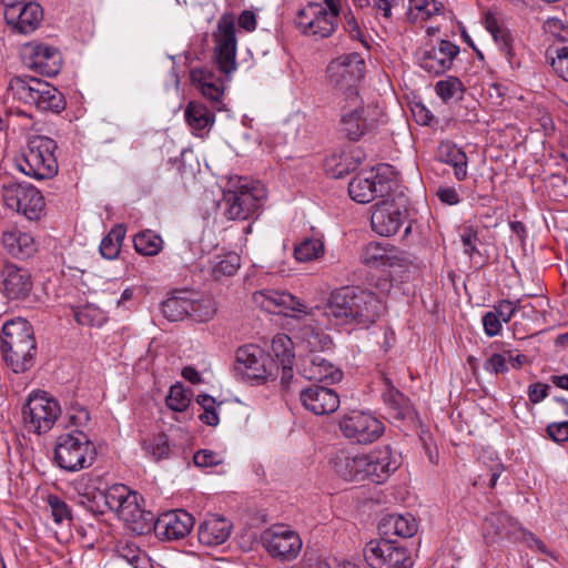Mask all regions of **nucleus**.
Instances as JSON below:
<instances>
[{
	"label": "nucleus",
	"mask_w": 568,
	"mask_h": 568,
	"mask_svg": "<svg viewBox=\"0 0 568 568\" xmlns=\"http://www.w3.org/2000/svg\"><path fill=\"white\" fill-rule=\"evenodd\" d=\"M253 300L268 313L287 315V312H293L292 317L301 318L303 315L332 328H368L385 311L384 302L374 292L358 286L334 290L323 306L312 308L284 291L262 290L254 293Z\"/></svg>",
	"instance_id": "obj_1"
},
{
	"label": "nucleus",
	"mask_w": 568,
	"mask_h": 568,
	"mask_svg": "<svg viewBox=\"0 0 568 568\" xmlns=\"http://www.w3.org/2000/svg\"><path fill=\"white\" fill-rule=\"evenodd\" d=\"M36 352L33 328L28 321L16 318L3 324L1 353L7 366L13 373L29 371L34 364Z\"/></svg>",
	"instance_id": "obj_2"
},
{
	"label": "nucleus",
	"mask_w": 568,
	"mask_h": 568,
	"mask_svg": "<svg viewBox=\"0 0 568 568\" xmlns=\"http://www.w3.org/2000/svg\"><path fill=\"white\" fill-rule=\"evenodd\" d=\"M12 98L40 112L60 113L65 108L63 94L49 82L31 77L16 75L8 83Z\"/></svg>",
	"instance_id": "obj_3"
},
{
	"label": "nucleus",
	"mask_w": 568,
	"mask_h": 568,
	"mask_svg": "<svg viewBox=\"0 0 568 568\" xmlns=\"http://www.w3.org/2000/svg\"><path fill=\"white\" fill-rule=\"evenodd\" d=\"M108 511L116 514L128 529L135 535H145L149 528L151 511L140 505V496L124 484H113L105 488Z\"/></svg>",
	"instance_id": "obj_4"
},
{
	"label": "nucleus",
	"mask_w": 568,
	"mask_h": 568,
	"mask_svg": "<svg viewBox=\"0 0 568 568\" xmlns=\"http://www.w3.org/2000/svg\"><path fill=\"white\" fill-rule=\"evenodd\" d=\"M57 143L44 135H31L18 160L19 170L37 180L51 179L58 173V161L54 155Z\"/></svg>",
	"instance_id": "obj_5"
},
{
	"label": "nucleus",
	"mask_w": 568,
	"mask_h": 568,
	"mask_svg": "<svg viewBox=\"0 0 568 568\" xmlns=\"http://www.w3.org/2000/svg\"><path fill=\"white\" fill-rule=\"evenodd\" d=\"M339 11V0L312 1L298 11L295 24L307 37L328 38L337 28Z\"/></svg>",
	"instance_id": "obj_6"
},
{
	"label": "nucleus",
	"mask_w": 568,
	"mask_h": 568,
	"mask_svg": "<svg viewBox=\"0 0 568 568\" xmlns=\"http://www.w3.org/2000/svg\"><path fill=\"white\" fill-rule=\"evenodd\" d=\"M97 457L94 444L81 430L62 434L57 438L54 462L67 471H79L90 467Z\"/></svg>",
	"instance_id": "obj_7"
},
{
	"label": "nucleus",
	"mask_w": 568,
	"mask_h": 568,
	"mask_svg": "<svg viewBox=\"0 0 568 568\" xmlns=\"http://www.w3.org/2000/svg\"><path fill=\"white\" fill-rule=\"evenodd\" d=\"M225 215L230 220H247L264 203L266 191L263 184L239 178L234 189L224 191Z\"/></svg>",
	"instance_id": "obj_8"
},
{
	"label": "nucleus",
	"mask_w": 568,
	"mask_h": 568,
	"mask_svg": "<svg viewBox=\"0 0 568 568\" xmlns=\"http://www.w3.org/2000/svg\"><path fill=\"white\" fill-rule=\"evenodd\" d=\"M365 62L359 53L353 52L333 60L327 67L332 88L345 94V100L358 97L357 83L364 75Z\"/></svg>",
	"instance_id": "obj_9"
},
{
	"label": "nucleus",
	"mask_w": 568,
	"mask_h": 568,
	"mask_svg": "<svg viewBox=\"0 0 568 568\" xmlns=\"http://www.w3.org/2000/svg\"><path fill=\"white\" fill-rule=\"evenodd\" d=\"M364 558L371 568H410V551L396 540L373 539L364 547Z\"/></svg>",
	"instance_id": "obj_10"
},
{
	"label": "nucleus",
	"mask_w": 568,
	"mask_h": 568,
	"mask_svg": "<svg viewBox=\"0 0 568 568\" xmlns=\"http://www.w3.org/2000/svg\"><path fill=\"white\" fill-rule=\"evenodd\" d=\"M60 414L61 408L58 400L45 392L31 394L22 408L26 427L39 435L49 432Z\"/></svg>",
	"instance_id": "obj_11"
},
{
	"label": "nucleus",
	"mask_w": 568,
	"mask_h": 568,
	"mask_svg": "<svg viewBox=\"0 0 568 568\" xmlns=\"http://www.w3.org/2000/svg\"><path fill=\"white\" fill-rule=\"evenodd\" d=\"M371 105H365L359 97L345 100L341 105L339 132L349 141L361 140L376 125Z\"/></svg>",
	"instance_id": "obj_12"
},
{
	"label": "nucleus",
	"mask_w": 568,
	"mask_h": 568,
	"mask_svg": "<svg viewBox=\"0 0 568 568\" xmlns=\"http://www.w3.org/2000/svg\"><path fill=\"white\" fill-rule=\"evenodd\" d=\"M339 429L354 444L367 445L377 440L385 430L382 420L368 412L352 410L339 420Z\"/></svg>",
	"instance_id": "obj_13"
},
{
	"label": "nucleus",
	"mask_w": 568,
	"mask_h": 568,
	"mask_svg": "<svg viewBox=\"0 0 568 568\" xmlns=\"http://www.w3.org/2000/svg\"><path fill=\"white\" fill-rule=\"evenodd\" d=\"M214 53L221 72L229 74L236 69V29L232 14L224 13L213 32Z\"/></svg>",
	"instance_id": "obj_14"
},
{
	"label": "nucleus",
	"mask_w": 568,
	"mask_h": 568,
	"mask_svg": "<svg viewBox=\"0 0 568 568\" xmlns=\"http://www.w3.org/2000/svg\"><path fill=\"white\" fill-rule=\"evenodd\" d=\"M194 524L193 516L183 509L161 514L156 519L151 513L150 525L145 529V534L153 530L161 540H180L191 532Z\"/></svg>",
	"instance_id": "obj_15"
},
{
	"label": "nucleus",
	"mask_w": 568,
	"mask_h": 568,
	"mask_svg": "<svg viewBox=\"0 0 568 568\" xmlns=\"http://www.w3.org/2000/svg\"><path fill=\"white\" fill-rule=\"evenodd\" d=\"M261 538L267 552L282 561L295 559L302 549V539L298 534L285 526L268 528Z\"/></svg>",
	"instance_id": "obj_16"
},
{
	"label": "nucleus",
	"mask_w": 568,
	"mask_h": 568,
	"mask_svg": "<svg viewBox=\"0 0 568 568\" xmlns=\"http://www.w3.org/2000/svg\"><path fill=\"white\" fill-rule=\"evenodd\" d=\"M362 172L352 178L348 183V194L357 203H369L376 197H384L392 190V182L379 172Z\"/></svg>",
	"instance_id": "obj_17"
},
{
	"label": "nucleus",
	"mask_w": 568,
	"mask_h": 568,
	"mask_svg": "<svg viewBox=\"0 0 568 568\" xmlns=\"http://www.w3.org/2000/svg\"><path fill=\"white\" fill-rule=\"evenodd\" d=\"M8 26L20 34H30L38 29L43 19V9L36 1L2 3Z\"/></svg>",
	"instance_id": "obj_18"
},
{
	"label": "nucleus",
	"mask_w": 568,
	"mask_h": 568,
	"mask_svg": "<svg viewBox=\"0 0 568 568\" xmlns=\"http://www.w3.org/2000/svg\"><path fill=\"white\" fill-rule=\"evenodd\" d=\"M268 355L257 345L247 344L237 348L234 371L244 381H258L267 376Z\"/></svg>",
	"instance_id": "obj_19"
},
{
	"label": "nucleus",
	"mask_w": 568,
	"mask_h": 568,
	"mask_svg": "<svg viewBox=\"0 0 568 568\" xmlns=\"http://www.w3.org/2000/svg\"><path fill=\"white\" fill-rule=\"evenodd\" d=\"M24 62L40 74L54 77L61 70L62 57L58 48L34 42L24 48Z\"/></svg>",
	"instance_id": "obj_20"
},
{
	"label": "nucleus",
	"mask_w": 568,
	"mask_h": 568,
	"mask_svg": "<svg viewBox=\"0 0 568 568\" xmlns=\"http://www.w3.org/2000/svg\"><path fill=\"white\" fill-rule=\"evenodd\" d=\"M458 53V45L448 40H440L436 47L420 49L418 51V64L428 73L439 75L452 68Z\"/></svg>",
	"instance_id": "obj_21"
},
{
	"label": "nucleus",
	"mask_w": 568,
	"mask_h": 568,
	"mask_svg": "<svg viewBox=\"0 0 568 568\" xmlns=\"http://www.w3.org/2000/svg\"><path fill=\"white\" fill-rule=\"evenodd\" d=\"M301 375L308 381L335 384L342 381L343 372L322 354L307 353L300 359Z\"/></svg>",
	"instance_id": "obj_22"
},
{
	"label": "nucleus",
	"mask_w": 568,
	"mask_h": 568,
	"mask_svg": "<svg viewBox=\"0 0 568 568\" xmlns=\"http://www.w3.org/2000/svg\"><path fill=\"white\" fill-rule=\"evenodd\" d=\"M405 219V212L394 201H382L374 205L371 225L374 232L388 237L397 233Z\"/></svg>",
	"instance_id": "obj_23"
},
{
	"label": "nucleus",
	"mask_w": 568,
	"mask_h": 568,
	"mask_svg": "<svg viewBox=\"0 0 568 568\" xmlns=\"http://www.w3.org/2000/svg\"><path fill=\"white\" fill-rule=\"evenodd\" d=\"M1 287L9 300H24L32 291V278L28 270L6 263L0 272Z\"/></svg>",
	"instance_id": "obj_24"
},
{
	"label": "nucleus",
	"mask_w": 568,
	"mask_h": 568,
	"mask_svg": "<svg viewBox=\"0 0 568 568\" xmlns=\"http://www.w3.org/2000/svg\"><path fill=\"white\" fill-rule=\"evenodd\" d=\"M362 262L369 267H405L409 262L406 253L381 242H369L361 254Z\"/></svg>",
	"instance_id": "obj_25"
},
{
	"label": "nucleus",
	"mask_w": 568,
	"mask_h": 568,
	"mask_svg": "<svg viewBox=\"0 0 568 568\" xmlns=\"http://www.w3.org/2000/svg\"><path fill=\"white\" fill-rule=\"evenodd\" d=\"M300 399L305 409L315 415H328L339 407V395L335 389L312 385L301 390Z\"/></svg>",
	"instance_id": "obj_26"
},
{
	"label": "nucleus",
	"mask_w": 568,
	"mask_h": 568,
	"mask_svg": "<svg viewBox=\"0 0 568 568\" xmlns=\"http://www.w3.org/2000/svg\"><path fill=\"white\" fill-rule=\"evenodd\" d=\"M192 84L209 100L214 110H223L224 87L221 78L210 68H194L190 71Z\"/></svg>",
	"instance_id": "obj_27"
},
{
	"label": "nucleus",
	"mask_w": 568,
	"mask_h": 568,
	"mask_svg": "<svg viewBox=\"0 0 568 568\" xmlns=\"http://www.w3.org/2000/svg\"><path fill=\"white\" fill-rule=\"evenodd\" d=\"M399 462L389 446L375 449L366 454V479L382 484L398 468Z\"/></svg>",
	"instance_id": "obj_28"
},
{
	"label": "nucleus",
	"mask_w": 568,
	"mask_h": 568,
	"mask_svg": "<svg viewBox=\"0 0 568 568\" xmlns=\"http://www.w3.org/2000/svg\"><path fill=\"white\" fill-rule=\"evenodd\" d=\"M335 474L346 481L366 479V454H355L347 449H338L331 459Z\"/></svg>",
	"instance_id": "obj_29"
},
{
	"label": "nucleus",
	"mask_w": 568,
	"mask_h": 568,
	"mask_svg": "<svg viewBox=\"0 0 568 568\" xmlns=\"http://www.w3.org/2000/svg\"><path fill=\"white\" fill-rule=\"evenodd\" d=\"M98 479L82 477L75 483L78 504L94 516L104 515L108 511L105 490L97 486Z\"/></svg>",
	"instance_id": "obj_30"
},
{
	"label": "nucleus",
	"mask_w": 568,
	"mask_h": 568,
	"mask_svg": "<svg viewBox=\"0 0 568 568\" xmlns=\"http://www.w3.org/2000/svg\"><path fill=\"white\" fill-rule=\"evenodd\" d=\"M10 201L9 205H16L17 211L30 221L39 220L44 209V199L41 192L32 185H19Z\"/></svg>",
	"instance_id": "obj_31"
},
{
	"label": "nucleus",
	"mask_w": 568,
	"mask_h": 568,
	"mask_svg": "<svg viewBox=\"0 0 568 568\" xmlns=\"http://www.w3.org/2000/svg\"><path fill=\"white\" fill-rule=\"evenodd\" d=\"M483 536L487 544H495L516 534L518 523L503 511L490 513L483 523Z\"/></svg>",
	"instance_id": "obj_32"
},
{
	"label": "nucleus",
	"mask_w": 568,
	"mask_h": 568,
	"mask_svg": "<svg viewBox=\"0 0 568 568\" xmlns=\"http://www.w3.org/2000/svg\"><path fill=\"white\" fill-rule=\"evenodd\" d=\"M1 242L8 254L20 260L31 257L38 250L34 237L17 227L3 231Z\"/></svg>",
	"instance_id": "obj_33"
},
{
	"label": "nucleus",
	"mask_w": 568,
	"mask_h": 568,
	"mask_svg": "<svg viewBox=\"0 0 568 568\" xmlns=\"http://www.w3.org/2000/svg\"><path fill=\"white\" fill-rule=\"evenodd\" d=\"M232 528L226 518L209 515L199 526V541L209 547L222 545L229 539Z\"/></svg>",
	"instance_id": "obj_34"
},
{
	"label": "nucleus",
	"mask_w": 568,
	"mask_h": 568,
	"mask_svg": "<svg viewBox=\"0 0 568 568\" xmlns=\"http://www.w3.org/2000/svg\"><path fill=\"white\" fill-rule=\"evenodd\" d=\"M216 111L201 101H190L184 110V119L193 134L201 135L214 125Z\"/></svg>",
	"instance_id": "obj_35"
},
{
	"label": "nucleus",
	"mask_w": 568,
	"mask_h": 568,
	"mask_svg": "<svg viewBox=\"0 0 568 568\" xmlns=\"http://www.w3.org/2000/svg\"><path fill=\"white\" fill-rule=\"evenodd\" d=\"M418 525L415 517L409 514H389L383 517L378 530L384 535H395L408 538L417 532Z\"/></svg>",
	"instance_id": "obj_36"
},
{
	"label": "nucleus",
	"mask_w": 568,
	"mask_h": 568,
	"mask_svg": "<svg viewBox=\"0 0 568 568\" xmlns=\"http://www.w3.org/2000/svg\"><path fill=\"white\" fill-rule=\"evenodd\" d=\"M439 159L442 162L454 168V175L458 181L467 176V155L457 145L446 142L442 143L439 149Z\"/></svg>",
	"instance_id": "obj_37"
},
{
	"label": "nucleus",
	"mask_w": 568,
	"mask_h": 568,
	"mask_svg": "<svg viewBox=\"0 0 568 568\" xmlns=\"http://www.w3.org/2000/svg\"><path fill=\"white\" fill-rule=\"evenodd\" d=\"M191 305L190 293L180 291L169 296L162 303L161 310L165 318L171 322H176L187 317L189 307Z\"/></svg>",
	"instance_id": "obj_38"
},
{
	"label": "nucleus",
	"mask_w": 568,
	"mask_h": 568,
	"mask_svg": "<svg viewBox=\"0 0 568 568\" xmlns=\"http://www.w3.org/2000/svg\"><path fill=\"white\" fill-rule=\"evenodd\" d=\"M297 337L307 353L321 354L332 345V339L327 334L310 325L302 327Z\"/></svg>",
	"instance_id": "obj_39"
},
{
	"label": "nucleus",
	"mask_w": 568,
	"mask_h": 568,
	"mask_svg": "<svg viewBox=\"0 0 568 568\" xmlns=\"http://www.w3.org/2000/svg\"><path fill=\"white\" fill-rule=\"evenodd\" d=\"M485 24L487 31L493 36L496 43H498L500 50L504 52L509 63H513L514 51L510 32L506 28L501 27L493 14L486 16Z\"/></svg>",
	"instance_id": "obj_40"
},
{
	"label": "nucleus",
	"mask_w": 568,
	"mask_h": 568,
	"mask_svg": "<svg viewBox=\"0 0 568 568\" xmlns=\"http://www.w3.org/2000/svg\"><path fill=\"white\" fill-rule=\"evenodd\" d=\"M142 448L153 462L169 459L173 454L169 437L162 433L144 439Z\"/></svg>",
	"instance_id": "obj_41"
},
{
	"label": "nucleus",
	"mask_w": 568,
	"mask_h": 568,
	"mask_svg": "<svg viewBox=\"0 0 568 568\" xmlns=\"http://www.w3.org/2000/svg\"><path fill=\"white\" fill-rule=\"evenodd\" d=\"M190 302L192 305L189 307L187 317L196 322H207L213 318L216 307L212 297L197 296L196 294L190 293Z\"/></svg>",
	"instance_id": "obj_42"
},
{
	"label": "nucleus",
	"mask_w": 568,
	"mask_h": 568,
	"mask_svg": "<svg viewBox=\"0 0 568 568\" xmlns=\"http://www.w3.org/2000/svg\"><path fill=\"white\" fill-rule=\"evenodd\" d=\"M125 236V229L122 225L114 226L100 243V253L106 260L118 257L122 242Z\"/></svg>",
	"instance_id": "obj_43"
},
{
	"label": "nucleus",
	"mask_w": 568,
	"mask_h": 568,
	"mask_svg": "<svg viewBox=\"0 0 568 568\" xmlns=\"http://www.w3.org/2000/svg\"><path fill=\"white\" fill-rule=\"evenodd\" d=\"M133 243L135 251L145 256L159 254L163 246L161 236L150 230L138 233Z\"/></svg>",
	"instance_id": "obj_44"
},
{
	"label": "nucleus",
	"mask_w": 568,
	"mask_h": 568,
	"mask_svg": "<svg viewBox=\"0 0 568 568\" xmlns=\"http://www.w3.org/2000/svg\"><path fill=\"white\" fill-rule=\"evenodd\" d=\"M324 254V243L320 239L305 237L294 248L298 262H311Z\"/></svg>",
	"instance_id": "obj_45"
},
{
	"label": "nucleus",
	"mask_w": 568,
	"mask_h": 568,
	"mask_svg": "<svg viewBox=\"0 0 568 568\" xmlns=\"http://www.w3.org/2000/svg\"><path fill=\"white\" fill-rule=\"evenodd\" d=\"M437 95L444 101L449 102L452 100L459 101L464 97L465 87L463 82L456 77H447L440 80L435 85Z\"/></svg>",
	"instance_id": "obj_46"
},
{
	"label": "nucleus",
	"mask_w": 568,
	"mask_h": 568,
	"mask_svg": "<svg viewBox=\"0 0 568 568\" xmlns=\"http://www.w3.org/2000/svg\"><path fill=\"white\" fill-rule=\"evenodd\" d=\"M384 403L393 412V417L404 419L410 412L409 399L399 390L388 388L383 395Z\"/></svg>",
	"instance_id": "obj_47"
},
{
	"label": "nucleus",
	"mask_w": 568,
	"mask_h": 568,
	"mask_svg": "<svg viewBox=\"0 0 568 568\" xmlns=\"http://www.w3.org/2000/svg\"><path fill=\"white\" fill-rule=\"evenodd\" d=\"M546 59L554 73L565 82H568V47L547 50Z\"/></svg>",
	"instance_id": "obj_48"
},
{
	"label": "nucleus",
	"mask_w": 568,
	"mask_h": 568,
	"mask_svg": "<svg viewBox=\"0 0 568 568\" xmlns=\"http://www.w3.org/2000/svg\"><path fill=\"white\" fill-rule=\"evenodd\" d=\"M240 262L241 258L236 253H227L223 256H220L219 261L213 264L211 274L214 280H221L225 276H233L241 265Z\"/></svg>",
	"instance_id": "obj_49"
},
{
	"label": "nucleus",
	"mask_w": 568,
	"mask_h": 568,
	"mask_svg": "<svg viewBox=\"0 0 568 568\" xmlns=\"http://www.w3.org/2000/svg\"><path fill=\"white\" fill-rule=\"evenodd\" d=\"M292 339L285 334L276 335L272 341V352L280 365L293 363L294 354L292 352Z\"/></svg>",
	"instance_id": "obj_50"
},
{
	"label": "nucleus",
	"mask_w": 568,
	"mask_h": 568,
	"mask_svg": "<svg viewBox=\"0 0 568 568\" xmlns=\"http://www.w3.org/2000/svg\"><path fill=\"white\" fill-rule=\"evenodd\" d=\"M118 555L134 568H148L146 554L135 544L125 542L119 546Z\"/></svg>",
	"instance_id": "obj_51"
},
{
	"label": "nucleus",
	"mask_w": 568,
	"mask_h": 568,
	"mask_svg": "<svg viewBox=\"0 0 568 568\" xmlns=\"http://www.w3.org/2000/svg\"><path fill=\"white\" fill-rule=\"evenodd\" d=\"M196 403L203 408V413L199 416L201 422L209 426H216L220 423L219 414L216 412V400L207 394H199Z\"/></svg>",
	"instance_id": "obj_52"
},
{
	"label": "nucleus",
	"mask_w": 568,
	"mask_h": 568,
	"mask_svg": "<svg viewBox=\"0 0 568 568\" xmlns=\"http://www.w3.org/2000/svg\"><path fill=\"white\" fill-rule=\"evenodd\" d=\"M74 317L80 325L85 326H101L105 322L103 313L92 305L78 308L74 312Z\"/></svg>",
	"instance_id": "obj_53"
},
{
	"label": "nucleus",
	"mask_w": 568,
	"mask_h": 568,
	"mask_svg": "<svg viewBox=\"0 0 568 568\" xmlns=\"http://www.w3.org/2000/svg\"><path fill=\"white\" fill-rule=\"evenodd\" d=\"M190 402V390L185 389L181 384L171 386L166 397V404L171 409L183 412L189 407Z\"/></svg>",
	"instance_id": "obj_54"
},
{
	"label": "nucleus",
	"mask_w": 568,
	"mask_h": 568,
	"mask_svg": "<svg viewBox=\"0 0 568 568\" xmlns=\"http://www.w3.org/2000/svg\"><path fill=\"white\" fill-rule=\"evenodd\" d=\"M47 503L51 509V515L55 524H62L64 520L72 519L71 508L59 496L49 495Z\"/></svg>",
	"instance_id": "obj_55"
},
{
	"label": "nucleus",
	"mask_w": 568,
	"mask_h": 568,
	"mask_svg": "<svg viewBox=\"0 0 568 568\" xmlns=\"http://www.w3.org/2000/svg\"><path fill=\"white\" fill-rule=\"evenodd\" d=\"M460 242L464 253L473 258L475 254H479L477 243H479L478 231L471 225H464L460 233Z\"/></svg>",
	"instance_id": "obj_56"
},
{
	"label": "nucleus",
	"mask_w": 568,
	"mask_h": 568,
	"mask_svg": "<svg viewBox=\"0 0 568 568\" xmlns=\"http://www.w3.org/2000/svg\"><path fill=\"white\" fill-rule=\"evenodd\" d=\"M520 301L500 300L493 306V312L497 313L499 318L507 324L517 313Z\"/></svg>",
	"instance_id": "obj_57"
},
{
	"label": "nucleus",
	"mask_w": 568,
	"mask_h": 568,
	"mask_svg": "<svg viewBox=\"0 0 568 568\" xmlns=\"http://www.w3.org/2000/svg\"><path fill=\"white\" fill-rule=\"evenodd\" d=\"M193 462L197 467H213L222 464L223 457L211 449H201L194 454Z\"/></svg>",
	"instance_id": "obj_58"
},
{
	"label": "nucleus",
	"mask_w": 568,
	"mask_h": 568,
	"mask_svg": "<svg viewBox=\"0 0 568 568\" xmlns=\"http://www.w3.org/2000/svg\"><path fill=\"white\" fill-rule=\"evenodd\" d=\"M481 323L485 334L488 337H495L500 334L504 322L499 318L497 313L489 311L483 315Z\"/></svg>",
	"instance_id": "obj_59"
},
{
	"label": "nucleus",
	"mask_w": 568,
	"mask_h": 568,
	"mask_svg": "<svg viewBox=\"0 0 568 568\" xmlns=\"http://www.w3.org/2000/svg\"><path fill=\"white\" fill-rule=\"evenodd\" d=\"M486 372L490 374H505L508 372L507 359L504 354L494 353L483 364Z\"/></svg>",
	"instance_id": "obj_60"
},
{
	"label": "nucleus",
	"mask_w": 568,
	"mask_h": 568,
	"mask_svg": "<svg viewBox=\"0 0 568 568\" xmlns=\"http://www.w3.org/2000/svg\"><path fill=\"white\" fill-rule=\"evenodd\" d=\"M548 436L556 443L568 440V422L550 423L547 428Z\"/></svg>",
	"instance_id": "obj_61"
},
{
	"label": "nucleus",
	"mask_w": 568,
	"mask_h": 568,
	"mask_svg": "<svg viewBox=\"0 0 568 568\" xmlns=\"http://www.w3.org/2000/svg\"><path fill=\"white\" fill-rule=\"evenodd\" d=\"M542 28L545 32L550 33L554 37L566 39V34H568V30L562 20L558 18H548L545 20Z\"/></svg>",
	"instance_id": "obj_62"
},
{
	"label": "nucleus",
	"mask_w": 568,
	"mask_h": 568,
	"mask_svg": "<svg viewBox=\"0 0 568 568\" xmlns=\"http://www.w3.org/2000/svg\"><path fill=\"white\" fill-rule=\"evenodd\" d=\"M344 29L352 39L359 40L363 43L365 42L364 33L361 30L359 23L351 11L345 14Z\"/></svg>",
	"instance_id": "obj_63"
},
{
	"label": "nucleus",
	"mask_w": 568,
	"mask_h": 568,
	"mask_svg": "<svg viewBox=\"0 0 568 568\" xmlns=\"http://www.w3.org/2000/svg\"><path fill=\"white\" fill-rule=\"evenodd\" d=\"M549 385L537 382L528 387V398L532 404L542 402L548 396Z\"/></svg>",
	"instance_id": "obj_64"
}]
</instances>
